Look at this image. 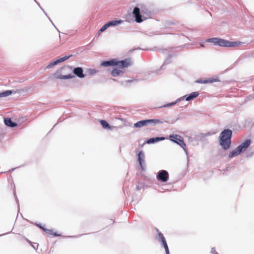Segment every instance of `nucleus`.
<instances>
[{"label": "nucleus", "instance_id": "nucleus-1", "mask_svg": "<svg viewBox=\"0 0 254 254\" xmlns=\"http://www.w3.org/2000/svg\"><path fill=\"white\" fill-rule=\"evenodd\" d=\"M233 136L232 130L230 129H224L219 136V145L224 150H228L231 146V139Z\"/></svg>", "mask_w": 254, "mask_h": 254}, {"label": "nucleus", "instance_id": "nucleus-2", "mask_svg": "<svg viewBox=\"0 0 254 254\" xmlns=\"http://www.w3.org/2000/svg\"><path fill=\"white\" fill-rule=\"evenodd\" d=\"M133 17L137 23H141L144 20L149 18L151 16V12L145 6H141L139 8L135 6L132 11Z\"/></svg>", "mask_w": 254, "mask_h": 254}, {"label": "nucleus", "instance_id": "nucleus-3", "mask_svg": "<svg viewBox=\"0 0 254 254\" xmlns=\"http://www.w3.org/2000/svg\"><path fill=\"white\" fill-rule=\"evenodd\" d=\"M169 139L171 141L176 143L182 147L187 155H188V150L186 147V143H185L183 138L180 135L178 134H171L169 136Z\"/></svg>", "mask_w": 254, "mask_h": 254}, {"label": "nucleus", "instance_id": "nucleus-4", "mask_svg": "<svg viewBox=\"0 0 254 254\" xmlns=\"http://www.w3.org/2000/svg\"><path fill=\"white\" fill-rule=\"evenodd\" d=\"M218 41L217 45L224 47H234L240 44V42L231 41L220 38L218 39Z\"/></svg>", "mask_w": 254, "mask_h": 254}, {"label": "nucleus", "instance_id": "nucleus-5", "mask_svg": "<svg viewBox=\"0 0 254 254\" xmlns=\"http://www.w3.org/2000/svg\"><path fill=\"white\" fill-rule=\"evenodd\" d=\"M156 240L160 242L161 246L164 248L166 254H170L169 248L167 244L166 240L163 234L161 232H158L157 235L156 237Z\"/></svg>", "mask_w": 254, "mask_h": 254}, {"label": "nucleus", "instance_id": "nucleus-6", "mask_svg": "<svg viewBox=\"0 0 254 254\" xmlns=\"http://www.w3.org/2000/svg\"><path fill=\"white\" fill-rule=\"evenodd\" d=\"M169 173L165 170H159L156 174V179L160 182L165 183L169 180Z\"/></svg>", "mask_w": 254, "mask_h": 254}, {"label": "nucleus", "instance_id": "nucleus-7", "mask_svg": "<svg viewBox=\"0 0 254 254\" xmlns=\"http://www.w3.org/2000/svg\"><path fill=\"white\" fill-rule=\"evenodd\" d=\"M116 67L120 68L127 67L132 64L131 60L129 58L120 61L116 59Z\"/></svg>", "mask_w": 254, "mask_h": 254}, {"label": "nucleus", "instance_id": "nucleus-8", "mask_svg": "<svg viewBox=\"0 0 254 254\" xmlns=\"http://www.w3.org/2000/svg\"><path fill=\"white\" fill-rule=\"evenodd\" d=\"M137 161L142 171H144L146 169L145 162V155L143 151H139L137 154Z\"/></svg>", "mask_w": 254, "mask_h": 254}, {"label": "nucleus", "instance_id": "nucleus-9", "mask_svg": "<svg viewBox=\"0 0 254 254\" xmlns=\"http://www.w3.org/2000/svg\"><path fill=\"white\" fill-rule=\"evenodd\" d=\"M64 67H62L60 69L58 70L56 72L54 73L53 74V77L56 79H71L74 77V75L72 74H68L67 75H62L61 72V70Z\"/></svg>", "mask_w": 254, "mask_h": 254}, {"label": "nucleus", "instance_id": "nucleus-10", "mask_svg": "<svg viewBox=\"0 0 254 254\" xmlns=\"http://www.w3.org/2000/svg\"><path fill=\"white\" fill-rule=\"evenodd\" d=\"M178 119H177L176 120H172L171 121H167L164 120H159V119H148V124L150 125L151 126H154L156 124H162L163 123H167L168 124H174Z\"/></svg>", "mask_w": 254, "mask_h": 254}, {"label": "nucleus", "instance_id": "nucleus-11", "mask_svg": "<svg viewBox=\"0 0 254 254\" xmlns=\"http://www.w3.org/2000/svg\"><path fill=\"white\" fill-rule=\"evenodd\" d=\"M251 143V140L250 139H247L244 141L243 143H242L240 145H239L237 147V149L240 152V154L244 152L250 146Z\"/></svg>", "mask_w": 254, "mask_h": 254}, {"label": "nucleus", "instance_id": "nucleus-12", "mask_svg": "<svg viewBox=\"0 0 254 254\" xmlns=\"http://www.w3.org/2000/svg\"><path fill=\"white\" fill-rule=\"evenodd\" d=\"M116 59L113 58L102 62L100 65L103 67L116 66Z\"/></svg>", "mask_w": 254, "mask_h": 254}, {"label": "nucleus", "instance_id": "nucleus-13", "mask_svg": "<svg viewBox=\"0 0 254 254\" xmlns=\"http://www.w3.org/2000/svg\"><path fill=\"white\" fill-rule=\"evenodd\" d=\"M72 72L75 75L80 78H83L85 76V74L83 73V68L81 67H74Z\"/></svg>", "mask_w": 254, "mask_h": 254}, {"label": "nucleus", "instance_id": "nucleus-14", "mask_svg": "<svg viewBox=\"0 0 254 254\" xmlns=\"http://www.w3.org/2000/svg\"><path fill=\"white\" fill-rule=\"evenodd\" d=\"M165 139V137H163V136H161V137L157 136V137H151V138H150L148 139H147L145 141V143H147V144H152V143H155L158 142L160 141L164 140Z\"/></svg>", "mask_w": 254, "mask_h": 254}, {"label": "nucleus", "instance_id": "nucleus-15", "mask_svg": "<svg viewBox=\"0 0 254 254\" xmlns=\"http://www.w3.org/2000/svg\"><path fill=\"white\" fill-rule=\"evenodd\" d=\"M4 123L8 127H14L17 126V124L13 122L11 118H5L4 119Z\"/></svg>", "mask_w": 254, "mask_h": 254}, {"label": "nucleus", "instance_id": "nucleus-16", "mask_svg": "<svg viewBox=\"0 0 254 254\" xmlns=\"http://www.w3.org/2000/svg\"><path fill=\"white\" fill-rule=\"evenodd\" d=\"M124 73V71L117 68L113 69L111 72V74L113 77L122 76Z\"/></svg>", "mask_w": 254, "mask_h": 254}, {"label": "nucleus", "instance_id": "nucleus-17", "mask_svg": "<svg viewBox=\"0 0 254 254\" xmlns=\"http://www.w3.org/2000/svg\"><path fill=\"white\" fill-rule=\"evenodd\" d=\"M199 94V92L197 91L191 92L190 94L185 95L186 100L187 101L192 100L193 99L198 97Z\"/></svg>", "mask_w": 254, "mask_h": 254}, {"label": "nucleus", "instance_id": "nucleus-18", "mask_svg": "<svg viewBox=\"0 0 254 254\" xmlns=\"http://www.w3.org/2000/svg\"><path fill=\"white\" fill-rule=\"evenodd\" d=\"M173 55L174 54L173 53H170V52H169L167 58L165 60L163 64L161 66V69H164V66L165 64H169L171 63V58H172Z\"/></svg>", "mask_w": 254, "mask_h": 254}, {"label": "nucleus", "instance_id": "nucleus-19", "mask_svg": "<svg viewBox=\"0 0 254 254\" xmlns=\"http://www.w3.org/2000/svg\"><path fill=\"white\" fill-rule=\"evenodd\" d=\"M100 123L102 125V127L104 129H112V128L114 127L113 126H111L106 121L104 120H100Z\"/></svg>", "mask_w": 254, "mask_h": 254}, {"label": "nucleus", "instance_id": "nucleus-20", "mask_svg": "<svg viewBox=\"0 0 254 254\" xmlns=\"http://www.w3.org/2000/svg\"><path fill=\"white\" fill-rule=\"evenodd\" d=\"M123 21L122 20H113L111 21H109L107 22L109 25V27L115 26L118 24H121Z\"/></svg>", "mask_w": 254, "mask_h": 254}, {"label": "nucleus", "instance_id": "nucleus-21", "mask_svg": "<svg viewBox=\"0 0 254 254\" xmlns=\"http://www.w3.org/2000/svg\"><path fill=\"white\" fill-rule=\"evenodd\" d=\"M241 154L240 153V152H239V151L237 149V148H236L235 149L232 150V151H231L229 154V155H228V157L229 158H233L234 157H235V156H238L239 155Z\"/></svg>", "mask_w": 254, "mask_h": 254}, {"label": "nucleus", "instance_id": "nucleus-22", "mask_svg": "<svg viewBox=\"0 0 254 254\" xmlns=\"http://www.w3.org/2000/svg\"><path fill=\"white\" fill-rule=\"evenodd\" d=\"M44 232H45L46 234H48L49 235H53L54 237H59L61 236V234H58L56 232H53L52 230L51 229H48L45 228L44 230Z\"/></svg>", "mask_w": 254, "mask_h": 254}, {"label": "nucleus", "instance_id": "nucleus-23", "mask_svg": "<svg viewBox=\"0 0 254 254\" xmlns=\"http://www.w3.org/2000/svg\"><path fill=\"white\" fill-rule=\"evenodd\" d=\"M99 72V70L94 68H87L86 70V73L89 75H93Z\"/></svg>", "mask_w": 254, "mask_h": 254}, {"label": "nucleus", "instance_id": "nucleus-24", "mask_svg": "<svg viewBox=\"0 0 254 254\" xmlns=\"http://www.w3.org/2000/svg\"><path fill=\"white\" fill-rule=\"evenodd\" d=\"M220 81L218 77H211L206 79V83H211Z\"/></svg>", "mask_w": 254, "mask_h": 254}, {"label": "nucleus", "instance_id": "nucleus-25", "mask_svg": "<svg viewBox=\"0 0 254 254\" xmlns=\"http://www.w3.org/2000/svg\"><path fill=\"white\" fill-rule=\"evenodd\" d=\"M218 38H211L206 40V41L213 43L214 45H217V43H218Z\"/></svg>", "mask_w": 254, "mask_h": 254}, {"label": "nucleus", "instance_id": "nucleus-26", "mask_svg": "<svg viewBox=\"0 0 254 254\" xmlns=\"http://www.w3.org/2000/svg\"><path fill=\"white\" fill-rule=\"evenodd\" d=\"M71 57H72V55H66L62 58L58 59V60L59 61V63H61L66 61Z\"/></svg>", "mask_w": 254, "mask_h": 254}, {"label": "nucleus", "instance_id": "nucleus-27", "mask_svg": "<svg viewBox=\"0 0 254 254\" xmlns=\"http://www.w3.org/2000/svg\"><path fill=\"white\" fill-rule=\"evenodd\" d=\"M59 64H60L59 62V61L58 60V59H57L56 60H55L54 61H53L52 62L50 63L47 65V68H51L54 67V66L57 65Z\"/></svg>", "mask_w": 254, "mask_h": 254}, {"label": "nucleus", "instance_id": "nucleus-28", "mask_svg": "<svg viewBox=\"0 0 254 254\" xmlns=\"http://www.w3.org/2000/svg\"><path fill=\"white\" fill-rule=\"evenodd\" d=\"M109 27L107 23H105L98 31V35H99L101 33L105 31Z\"/></svg>", "mask_w": 254, "mask_h": 254}, {"label": "nucleus", "instance_id": "nucleus-29", "mask_svg": "<svg viewBox=\"0 0 254 254\" xmlns=\"http://www.w3.org/2000/svg\"><path fill=\"white\" fill-rule=\"evenodd\" d=\"M143 121L141 120L134 124V127L136 128H139L143 127Z\"/></svg>", "mask_w": 254, "mask_h": 254}, {"label": "nucleus", "instance_id": "nucleus-30", "mask_svg": "<svg viewBox=\"0 0 254 254\" xmlns=\"http://www.w3.org/2000/svg\"><path fill=\"white\" fill-rule=\"evenodd\" d=\"M175 105V102H171V103H169L164 104V105H162L161 106L159 107L158 108H167V107H170L173 106H174Z\"/></svg>", "mask_w": 254, "mask_h": 254}, {"label": "nucleus", "instance_id": "nucleus-31", "mask_svg": "<svg viewBox=\"0 0 254 254\" xmlns=\"http://www.w3.org/2000/svg\"><path fill=\"white\" fill-rule=\"evenodd\" d=\"M196 83L201 84H206V79L202 80L201 79H197L195 81Z\"/></svg>", "mask_w": 254, "mask_h": 254}, {"label": "nucleus", "instance_id": "nucleus-32", "mask_svg": "<svg viewBox=\"0 0 254 254\" xmlns=\"http://www.w3.org/2000/svg\"><path fill=\"white\" fill-rule=\"evenodd\" d=\"M185 99H186L185 95L180 98H179L175 101H174L175 104H176L177 103L182 101V100H184Z\"/></svg>", "mask_w": 254, "mask_h": 254}, {"label": "nucleus", "instance_id": "nucleus-33", "mask_svg": "<svg viewBox=\"0 0 254 254\" xmlns=\"http://www.w3.org/2000/svg\"><path fill=\"white\" fill-rule=\"evenodd\" d=\"M28 242L35 250H36L38 248V244L37 243H34V245H32L31 241L28 240Z\"/></svg>", "mask_w": 254, "mask_h": 254}, {"label": "nucleus", "instance_id": "nucleus-34", "mask_svg": "<svg viewBox=\"0 0 254 254\" xmlns=\"http://www.w3.org/2000/svg\"><path fill=\"white\" fill-rule=\"evenodd\" d=\"M35 225L38 227H39L40 229L42 230L43 231L44 229H45V228L44 226H43L40 223H36Z\"/></svg>", "mask_w": 254, "mask_h": 254}, {"label": "nucleus", "instance_id": "nucleus-35", "mask_svg": "<svg viewBox=\"0 0 254 254\" xmlns=\"http://www.w3.org/2000/svg\"><path fill=\"white\" fill-rule=\"evenodd\" d=\"M12 92H13L12 90H7L4 91L5 96L6 97L11 95L12 94Z\"/></svg>", "mask_w": 254, "mask_h": 254}, {"label": "nucleus", "instance_id": "nucleus-36", "mask_svg": "<svg viewBox=\"0 0 254 254\" xmlns=\"http://www.w3.org/2000/svg\"><path fill=\"white\" fill-rule=\"evenodd\" d=\"M142 121H143V127L144 126H146L149 125L148 123V119L143 120Z\"/></svg>", "mask_w": 254, "mask_h": 254}, {"label": "nucleus", "instance_id": "nucleus-37", "mask_svg": "<svg viewBox=\"0 0 254 254\" xmlns=\"http://www.w3.org/2000/svg\"><path fill=\"white\" fill-rule=\"evenodd\" d=\"M14 197H15V200H16V201L17 204H18V209H19V200H18V198H17V196H16V193H15V192H14Z\"/></svg>", "mask_w": 254, "mask_h": 254}, {"label": "nucleus", "instance_id": "nucleus-38", "mask_svg": "<svg viewBox=\"0 0 254 254\" xmlns=\"http://www.w3.org/2000/svg\"><path fill=\"white\" fill-rule=\"evenodd\" d=\"M34 1L38 5V6L40 7V8L43 10V11L44 12V13L47 15L46 12L44 11V10L43 9V8L41 7V6L40 5L39 3L36 0H34Z\"/></svg>", "mask_w": 254, "mask_h": 254}, {"label": "nucleus", "instance_id": "nucleus-39", "mask_svg": "<svg viewBox=\"0 0 254 254\" xmlns=\"http://www.w3.org/2000/svg\"><path fill=\"white\" fill-rule=\"evenodd\" d=\"M6 97L5 96L4 91L1 92V97Z\"/></svg>", "mask_w": 254, "mask_h": 254}, {"label": "nucleus", "instance_id": "nucleus-40", "mask_svg": "<svg viewBox=\"0 0 254 254\" xmlns=\"http://www.w3.org/2000/svg\"><path fill=\"white\" fill-rule=\"evenodd\" d=\"M62 122V121H61L60 119H59L58 122H57V123L54 125V127H55L57 126V125H58L59 123H61Z\"/></svg>", "mask_w": 254, "mask_h": 254}, {"label": "nucleus", "instance_id": "nucleus-41", "mask_svg": "<svg viewBox=\"0 0 254 254\" xmlns=\"http://www.w3.org/2000/svg\"><path fill=\"white\" fill-rule=\"evenodd\" d=\"M211 135V133L210 132H208L207 133L203 134V136H207L208 135Z\"/></svg>", "mask_w": 254, "mask_h": 254}, {"label": "nucleus", "instance_id": "nucleus-42", "mask_svg": "<svg viewBox=\"0 0 254 254\" xmlns=\"http://www.w3.org/2000/svg\"><path fill=\"white\" fill-rule=\"evenodd\" d=\"M161 51L163 53H165L167 51V50L166 49H163V50H161Z\"/></svg>", "mask_w": 254, "mask_h": 254}, {"label": "nucleus", "instance_id": "nucleus-43", "mask_svg": "<svg viewBox=\"0 0 254 254\" xmlns=\"http://www.w3.org/2000/svg\"><path fill=\"white\" fill-rule=\"evenodd\" d=\"M251 57L254 58V52L251 54Z\"/></svg>", "mask_w": 254, "mask_h": 254}, {"label": "nucleus", "instance_id": "nucleus-44", "mask_svg": "<svg viewBox=\"0 0 254 254\" xmlns=\"http://www.w3.org/2000/svg\"><path fill=\"white\" fill-rule=\"evenodd\" d=\"M9 233H10V232H7V233H6L0 235V236H3V235H6V234H8Z\"/></svg>", "mask_w": 254, "mask_h": 254}, {"label": "nucleus", "instance_id": "nucleus-45", "mask_svg": "<svg viewBox=\"0 0 254 254\" xmlns=\"http://www.w3.org/2000/svg\"><path fill=\"white\" fill-rule=\"evenodd\" d=\"M136 189L137 190H139L140 189V188H139V187L138 186H137L136 187Z\"/></svg>", "mask_w": 254, "mask_h": 254}, {"label": "nucleus", "instance_id": "nucleus-46", "mask_svg": "<svg viewBox=\"0 0 254 254\" xmlns=\"http://www.w3.org/2000/svg\"><path fill=\"white\" fill-rule=\"evenodd\" d=\"M16 168H12L11 169V170H10L9 171L10 172H12L13 171H14Z\"/></svg>", "mask_w": 254, "mask_h": 254}, {"label": "nucleus", "instance_id": "nucleus-47", "mask_svg": "<svg viewBox=\"0 0 254 254\" xmlns=\"http://www.w3.org/2000/svg\"><path fill=\"white\" fill-rule=\"evenodd\" d=\"M66 237H74V238L77 237V236H66Z\"/></svg>", "mask_w": 254, "mask_h": 254}, {"label": "nucleus", "instance_id": "nucleus-48", "mask_svg": "<svg viewBox=\"0 0 254 254\" xmlns=\"http://www.w3.org/2000/svg\"><path fill=\"white\" fill-rule=\"evenodd\" d=\"M131 81H131V80H127V82H129V83H130V82H131Z\"/></svg>", "mask_w": 254, "mask_h": 254}, {"label": "nucleus", "instance_id": "nucleus-49", "mask_svg": "<svg viewBox=\"0 0 254 254\" xmlns=\"http://www.w3.org/2000/svg\"><path fill=\"white\" fill-rule=\"evenodd\" d=\"M112 80H113V81H116V79H114V78H112Z\"/></svg>", "mask_w": 254, "mask_h": 254}, {"label": "nucleus", "instance_id": "nucleus-50", "mask_svg": "<svg viewBox=\"0 0 254 254\" xmlns=\"http://www.w3.org/2000/svg\"><path fill=\"white\" fill-rule=\"evenodd\" d=\"M49 20H50V21L52 23V21H51V19H50V18H49Z\"/></svg>", "mask_w": 254, "mask_h": 254}, {"label": "nucleus", "instance_id": "nucleus-51", "mask_svg": "<svg viewBox=\"0 0 254 254\" xmlns=\"http://www.w3.org/2000/svg\"><path fill=\"white\" fill-rule=\"evenodd\" d=\"M52 25H53L55 27H56V26L54 25V23H52ZM55 28L57 29V28H56V27H55Z\"/></svg>", "mask_w": 254, "mask_h": 254}, {"label": "nucleus", "instance_id": "nucleus-52", "mask_svg": "<svg viewBox=\"0 0 254 254\" xmlns=\"http://www.w3.org/2000/svg\"><path fill=\"white\" fill-rule=\"evenodd\" d=\"M201 46L203 47L204 46L203 44H201Z\"/></svg>", "mask_w": 254, "mask_h": 254}, {"label": "nucleus", "instance_id": "nucleus-53", "mask_svg": "<svg viewBox=\"0 0 254 254\" xmlns=\"http://www.w3.org/2000/svg\"><path fill=\"white\" fill-rule=\"evenodd\" d=\"M0 98H1V92H0Z\"/></svg>", "mask_w": 254, "mask_h": 254}]
</instances>
